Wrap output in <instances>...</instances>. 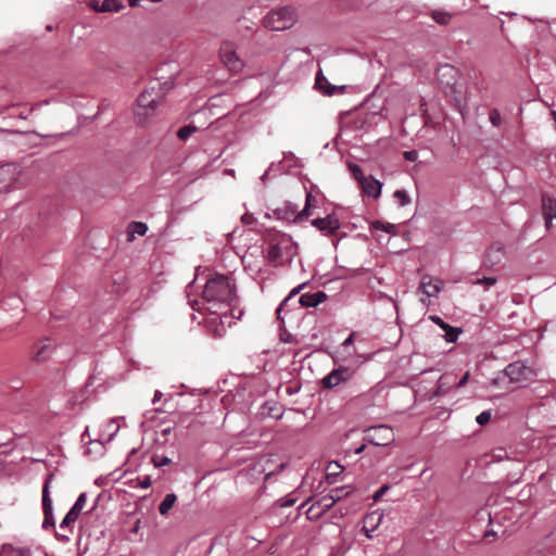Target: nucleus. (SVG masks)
Instances as JSON below:
<instances>
[{
  "label": "nucleus",
  "instance_id": "f257e3e1",
  "mask_svg": "<svg viewBox=\"0 0 556 556\" xmlns=\"http://www.w3.org/2000/svg\"><path fill=\"white\" fill-rule=\"evenodd\" d=\"M237 301L236 285L228 276L215 274L205 283L200 299L194 300L192 308L214 315L213 320L219 319L224 324L227 317L224 308Z\"/></svg>",
  "mask_w": 556,
  "mask_h": 556
},
{
  "label": "nucleus",
  "instance_id": "f03ea898",
  "mask_svg": "<svg viewBox=\"0 0 556 556\" xmlns=\"http://www.w3.org/2000/svg\"><path fill=\"white\" fill-rule=\"evenodd\" d=\"M267 260L274 266L291 264L298 254V244L292 237L279 231L269 232L266 237Z\"/></svg>",
  "mask_w": 556,
  "mask_h": 556
},
{
  "label": "nucleus",
  "instance_id": "7ed1b4c3",
  "mask_svg": "<svg viewBox=\"0 0 556 556\" xmlns=\"http://www.w3.org/2000/svg\"><path fill=\"white\" fill-rule=\"evenodd\" d=\"M165 94L163 86L159 80L150 84L137 99V110L135 112L136 123L144 126L148 118L153 115L156 105L161 102Z\"/></svg>",
  "mask_w": 556,
  "mask_h": 556
},
{
  "label": "nucleus",
  "instance_id": "20e7f679",
  "mask_svg": "<svg viewBox=\"0 0 556 556\" xmlns=\"http://www.w3.org/2000/svg\"><path fill=\"white\" fill-rule=\"evenodd\" d=\"M296 21V14L291 7H285L270 11L263 20L267 29L279 31L293 26Z\"/></svg>",
  "mask_w": 556,
  "mask_h": 556
},
{
  "label": "nucleus",
  "instance_id": "39448f33",
  "mask_svg": "<svg viewBox=\"0 0 556 556\" xmlns=\"http://www.w3.org/2000/svg\"><path fill=\"white\" fill-rule=\"evenodd\" d=\"M26 180L18 165L8 164L0 167V193L8 192Z\"/></svg>",
  "mask_w": 556,
  "mask_h": 556
},
{
  "label": "nucleus",
  "instance_id": "423d86ee",
  "mask_svg": "<svg viewBox=\"0 0 556 556\" xmlns=\"http://www.w3.org/2000/svg\"><path fill=\"white\" fill-rule=\"evenodd\" d=\"M437 78L441 86L450 89L451 94H460L462 90L458 86L459 71L451 65L443 64L437 70Z\"/></svg>",
  "mask_w": 556,
  "mask_h": 556
},
{
  "label": "nucleus",
  "instance_id": "0eeeda50",
  "mask_svg": "<svg viewBox=\"0 0 556 556\" xmlns=\"http://www.w3.org/2000/svg\"><path fill=\"white\" fill-rule=\"evenodd\" d=\"M364 440L377 446H386L394 441V432L387 425L372 426L365 429Z\"/></svg>",
  "mask_w": 556,
  "mask_h": 556
},
{
  "label": "nucleus",
  "instance_id": "6e6552de",
  "mask_svg": "<svg viewBox=\"0 0 556 556\" xmlns=\"http://www.w3.org/2000/svg\"><path fill=\"white\" fill-rule=\"evenodd\" d=\"M219 58L223 64L232 73H238L243 68V61L236 52L232 42H224L219 49Z\"/></svg>",
  "mask_w": 556,
  "mask_h": 556
},
{
  "label": "nucleus",
  "instance_id": "1a4fd4ad",
  "mask_svg": "<svg viewBox=\"0 0 556 556\" xmlns=\"http://www.w3.org/2000/svg\"><path fill=\"white\" fill-rule=\"evenodd\" d=\"M354 376V370L350 367L340 366L333 369L321 380V386L325 389H332L340 386L341 383L348 382Z\"/></svg>",
  "mask_w": 556,
  "mask_h": 556
},
{
  "label": "nucleus",
  "instance_id": "9d476101",
  "mask_svg": "<svg viewBox=\"0 0 556 556\" xmlns=\"http://www.w3.org/2000/svg\"><path fill=\"white\" fill-rule=\"evenodd\" d=\"M87 503V496L85 493H81L76 500L74 506L70 509V511L63 518L60 529L63 531H73V525L78 519L79 515L83 513Z\"/></svg>",
  "mask_w": 556,
  "mask_h": 556
},
{
  "label": "nucleus",
  "instance_id": "9b49d317",
  "mask_svg": "<svg viewBox=\"0 0 556 556\" xmlns=\"http://www.w3.org/2000/svg\"><path fill=\"white\" fill-rule=\"evenodd\" d=\"M505 375L513 382H525L531 380L534 371L521 362H514L505 368Z\"/></svg>",
  "mask_w": 556,
  "mask_h": 556
},
{
  "label": "nucleus",
  "instance_id": "f8f14e48",
  "mask_svg": "<svg viewBox=\"0 0 556 556\" xmlns=\"http://www.w3.org/2000/svg\"><path fill=\"white\" fill-rule=\"evenodd\" d=\"M53 475H49L48 478L45 481L43 488H42V509H43V521H42V528L43 529H50L54 528V519H53V513H52V500L49 495V483L52 479Z\"/></svg>",
  "mask_w": 556,
  "mask_h": 556
},
{
  "label": "nucleus",
  "instance_id": "ddd939ff",
  "mask_svg": "<svg viewBox=\"0 0 556 556\" xmlns=\"http://www.w3.org/2000/svg\"><path fill=\"white\" fill-rule=\"evenodd\" d=\"M442 282L440 279H434L430 275H424L420 280L418 291L421 292L426 298H421L420 301L426 304L427 299L437 296L441 291Z\"/></svg>",
  "mask_w": 556,
  "mask_h": 556
},
{
  "label": "nucleus",
  "instance_id": "4468645a",
  "mask_svg": "<svg viewBox=\"0 0 556 556\" xmlns=\"http://www.w3.org/2000/svg\"><path fill=\"white\" fill-rule=\"evenodd\" d=\"M312 225L326 236L337 233L340 228L339 218L334 214H329L323 218H315L312 220Z\"/></svg>",
  "mask_w": 556,
  "mask_h": 556
},
{
  "label": "nucleus",
  "instance_id": "2eb2a0df",
  "mask_svg": "<svg viewBox=\"0 0 556 556\" xmlns=\"http://www.w3.org/2000/svg\"><path fill=\"white\" fill-rule=\"evenodd\" d=\"M334 505V500L331 496L324 495L317 500L306 511L308 519H318L323 514L328 511Z\"/></svg>",
  "mask_w": 556,
  "mask_h": 556
},
{
  "label": "nucleus",
  "instance_id": "dca6fc26",
  "mask_svg": "<svg viewBox=\"0 0 556 556\" xmlns=\"http://www.w3.org/2000/svg\"><path fill=\"white\" fill-rule=\"evenodd\" d=\"M542 214L545 219L546 229L552 227V220L556 218V199L546 193L542 194Z\"/></svg>",
  "mask_w": 556,
  "mask_h": 556
},
{
  "label": "nucleus",
  "instance_id": "f3484780",
  "mask_svg": "<svg viewBox=\"0 0 556 556\" xmlns=\"http://www.w3.org/2000/svg\"><path fill=\"white\" fill-rule=\"evenodd\" d=\"M359 185L365 195L374 199H378L380 197L382 184L374 176H367Z\"/></svg>",
  "mask_w": 556,
  "mask_h": 556
},
{
  "label": "nucleus",
  "instance_id": "a211bd4d",
  "mask_svg": "<svg viewBox=\"0 0 556 556\" xmlns=\"http://www.w3.org/2000/svg\"><path fill=\"white\" fill-rule=\"evenodd\" d=\"M89 7L97 12H117L124 8L119 0H104L101 5L99 1L91 0Z\"/></svg>",
  "mask_w": 556,
  "mask_h": 556
},
{
  "label": "nucleus",
  "instance_id": "6ab92c4d",
  "mask_svg": "<svg viewBox=\"0 0 556 556\" xmlns=\"http://www.w3.org/2000/svg\"><path fill=\"white\" fill-rule=\"evenodd\" d=\"M327 299V295L323 291H317L314 293H305L300 298V303L304 307H315L318 304L323 303Z\"/></svg>",
  "mask_w": 556,
  "mask_h": 556
},
{
  "label": "nucleus",
  "instance_id": "aec40b11",
  "mask_svg": "<svg viewBox=\"0 0 556 556\" xmlns=\"http://www.w3.org/2000/svg\"><path fill=\"white\" fill-rule=\"evenodd\" d=\"M8 464L20 466V469L16 470V472H22L25 468L31 467V465L34 464V459L28 458L26 456L17 458L16 456L12 455V458L9 462H7L2 457H0V469H4L5 465Z\"/></svg>",
  "mask_w": 556,
  "mask_h": 556
},
{
  "label": "nucleus",
  "instance_id": "412c9836",
  "mask_svg": "<svg viewBox=\"0 0 556 556\" xmlns=\"http://www.w3.org/2000/svg\"><path fill=\"white\" fill-rule=\"evenodd\" d=\"M0 308L5 312H12V311H23L24 309V303L23 300L17 295H10L5 299H3L0 303Z\"/></svg>",
  "mask_w": 556,
  "mask_h": 556
},
{
  "label": "nucleus",
  "instance_id": "4be33fe9",
  "mask_svg": "<svg viewBox=\"0 0 556 556\" xmlns=\"http://www.w3.org/2000/svg\"><path fill=\"white\" fill-rule=\"evenodd\" d=\"M504 256V251L502 245L493 244L485 254V264L488 266L497 265Z\"/></svg>",
  "mask_w": 556,
  "mask_h": 556
},
{
  "label": "nucleus",
  "instance_id": "5701e85b",
  "mask_svg": "<svg viewBox=\"0 0 556 556\" xmlns=\"http://www.w3.org/2000/svg\"><path fill=\"white\" fill-rule=\"evenodd\" d=\"M382 516L378 513H371L365 516L363 531L367 538H371L370 532L374 531L381 521Z\"/></svg>",
  "mask_w": 556,
  "mask_h": 556
},
{
  "label": "nucleus",
  "instance_id": "b1692460",
  "mask_svg": "<svg viewBox=\"0 0 556 556\" xmlns=\"http://www.w3.org/2000/svg\"><path fill=\"white\" fill-rule=\"evenodd\" d=\"M0 556H31L30 548L15 547L11 544L2 545Z\"/></svg>",
  "mask_w": 556,
  "mask_h": 556
},
{
  "label": "nucleus",
  "instance_id": "393cba45",
  "mask_svg": "<svg viewBox=\"0 0 556 556\" xmlns=\"http://www.w3.org/2000/svg\"><path fill=\"white\" fill-rule=\"evenodd\" d=\"M315 85L319 90L328 96H332L337 90V87L329 84L327 78L323 75L321 71H319L316 75Z\"/></svg>",
  "mask_w": 556,
  "mask_h": 556
},
{
  "label": "nucleus",
  "instance_id": "a878e982",
  "mask_svg": "<svg viewBox=\"0 0 556 556\" xmlns=\"http://www.w3.org/2000/svg\"><path fill=\"white\" fill-rule=\"evenodd\" d=\"M129 238L128 240H134V236L137 233L139 236H144L148 231V226L141 222H131L127 227Z\"/></svg>",
  "mask_w": 556,
  "mask_h": 556
},
{
  "label": "nucleus",
  "instance_id": "bb28decb",
  "mask_svg": "<svg viewBox=\"0 0 556 556\" xmlns=\"http://www.w3.org/2000/svg\"><path fill=\"white\" fill-rule=\"evenodd\" d=\"M177 501V496L174 493H168L165 495L164 500L159 506V511L162 516H166L169 510L174 507Z\"/></svg>",
  "mask_w": 556,
  "mask_h": 556
},
{
  "label": "nucleus",
  "instance_id": "cd10ccee",
  "mask_svg": "<svg viewBox=\"0 0 556 556\" xmlns=\"http://www.w3.org/2000/svg\"><path fill=\"white\" fill-rule=\"evenodd\" d=\"M431 17L439 25H448L452 21L453 14L443 10H433Z\"/></svg>",
  "mask_w": 556,
  "mask_h": 556
},
{
  "label": "nucleus",
  "instance_id": "c85d7f7f",
  "mask_svg": "<svg viewBox=\"0 0 556 556\" xmlns=\"http://www.w3.org/2000/svg\"><path fill=\"white\" fill-rule=\"evenodd\" d=\"M452 379L450 375H442L438 381V387L434 392V395H443L445 394L452 387Z\"/></svg>",
  "mask_w": 556,
  "mask_h": 556
},
{
  "label": "nucleus",
  "instance_id": "c756f323",
  "mask_svg": "<svg viewBox=\"0 0 556 556\" xmlns=\"http://www.w3.org/2000/svg\"><path fill=\"white\" fill-rule=\"evenodd\" d=\"M343 471V467L337 462H330L326 468V477L329 483H333V479Z\"/></svg>",
  "mask_w": 556,
  "mask_h": 556
},
{
  "label": "nucleus",
  "instance_id": "7c9ffc66",
  "mask_svg": "<svg viewBox=\"0 0 556 556\" xmlns=\"http://www.w3.org/2000/svg\"><path fill=\"white\" fill-rule=\"evenodd\" d=\"M40 346L37 344V362L39 361L40 357L47 358L51 352V344L49 339H46L45 341L40 342Z\"/></svg>",
  "mask_w": 556,
  "mask_h": 556
},
{
  "label": "nucleus",
  "instance_id": "2f4dec72",
  "mask_svg": "<svg viewBox=\"0 0 556 556\" xmlns=\"http://www.w3.org/2000/svg\"><path fill=\"white\" fill-rule=\"evenodd\" d=\"M238 302H239V300L237 299V301L233 302L232 305L226 306V308H224V312H226L227 315L229 313L232 318L240 319L241 316L243 315V311L238 307ZM227 318H228V316L226 318H224V321Z\"/></svg>",
  "mask_w": 556,
  "mask_h": 556
},
{
  "label": "nucleus",
  "instance_id": "473e14b6",
  "mask_svg": "<svg viewBox=\"0 0 556 556\" xmlns=\"http://www.w3.org/2000/svg\"><path fill=\"white\" fill-rule=\"evenodd\" d=\"M393 197L397 201L400 206H405L410 203V198L405 190H396L393 193Z\"/></svg>",
  "mask_w": 556,
  "mask_h": 556
},
{
  "label": "nucleus",
  "instance_id": "72a5a7b5",
  "mask_svg": "<svg viewBox=\"0 0 556 556\" xmlns=\"http://www.w3.org/2000/svg\"><path fill=\"white\" fill-rule=\"evenodd\" d=\"M198 130V128L195 126H192V125H187V126H184L181 127L178 132H177V136L179 139L181 140H187L192 134H194L195 131Z\"/></svg>",
  "mask_w": 556,
  "mask_h": 556
},
{
  "label": "nucleus",
  "instance_id": "f704fd0d",
  "mask_svg": "<svg viewBox=\"0 0 556 556\" xmlns=\"http://www.w3.org/2000/svg\"><path fill=\"white\" fill-rule=\"evenodd\" d=\"M445 331V340L447 342H455L460 333V330L447 325L446 328L443 329Z\"/></svg>",
  "mask_w": 556,
  "mask_h": 556
},
{
  "label": "nucleus",
  "instance_id": "c9c22d12",
  "mask_svg": "<svg viewBox=\"0 0 556 556\" xmlns=\"http://www.w3.org/2000/svg\"><path fill=\"white\" fill-rule=\"evenodd\" d=\"M348 494H349V491H346V488L342 486V488L332 489L330 491V493L327 494V496H331L334 500V504H336L338 501L342 500Z\"/></svg>",
  "mask_w": 556,
  "mask_h": 556
},
{
  "label": "nucleus",
  "instance_id": "e433bc0d",
  "mask_svg": "<svg viewBox=\"0 0 556 556\" xmlns=\"http://www.w3.org/2000/svg\"><path fill=\"white\" fill-rule=\"evenodd\" d=\"M489 119L493 126H495V127L500 126L501 122H502L500 111L497 109L491 110L490 114H489Z\"/></svg>",
  "mask_w": 556,
  "mask_h": 556
},
{
  "label": "nucleus",
  "instance_id": "4c0bfd02",
  "mask_svg": "<svg viewBox=\"0 0 556 556\" xmlns=\"http://www.w3.org/2000/svg\"><path fill=\"white\" fill-rule=\"evenodd\" d=\"M372 227L375 229H381L389 233L393 232L395 229V226L393 224H383L382 222H379V220L374 222Z\"/></svg>",
  "mask_w": 556,
  "mask_h": 556
},
{
  "label": "nucleus",
  "instance_id": "58836bf2",
  "mask_svg": "<svg viewBox=\"0 0 556 556\" xmlns=\"http://www.w3.org/2000/svg\"><path fill=\"white\" fill-rule=\"evenodd\" d=\"M314 197L312 195V193H306V203H305V207L302 210V212L299 214V217H308L311 215V212H309V207H311V204H312V201H313Z\"/></svg>",
  "mask_w": 556,
  "mask_h": 556
},
{
  "label": "nucleus",
  "instance_id": "ea45409f",
  "mask_svg": "<svg viewBox=\"0 0 556 556\" xmlns=\"http://www.w3.org/2000/svg\"><path fill=\"white\" fill-rule=\"evenodd\" d=\"M496 283V278L494 277H483L473 281V285H483L485 288L492 287Z\"/></svg>",
  "mask_w": 556,
  "mask_h": 556
},
{
  "label": "nucleus",
  "instance_id": "a19ab883",
  "mask_svg": "<svg viewBox=\"0 0 556 556\" xmlns=\"http://www.w3.org/2000/svg\"><path fill=\"white\" fill-rule=\"evenodd\" d=\"M351 172L353 173V176L354 178L357 180L358 184H361L363 181V179H365L367 176H365L361 169L359 166L357 165H352L350 167Z\"/></svg>",
  "mask_w": 556,
  "mask_h": 556
},
{
  "label": "nucleus",
  "instance_id": "79ce46f5",
  "mask_svg": "<svg viewBox=\"0 0 556 556\" xmlns=\"http://www.w3.org/2000/svg\"><path fill=\"white\" fill-rule=\"evenodd\" d=\"M351 172L353 173V176L354 178L357 180L358 184H361L363 181V179H365L367 176H365L361 169L359 166L357 165H352L350 167Z\"/></svg>",
  "mask_w": 556,
  "mask_h": 556
},
{
  "label": "nucleus",
  "instance_id": "37998d69",
  "mask_svg": "<svg viewBox=\"0 0 556 556\" xmlns=\"http://www.w3.org/2000/svg\"><path fill=\"white\" fill-rule=\"evenodd\" d=\"M152 462L155 467H162L170 464V459L166 456H153Z\"/></svg>",
  "mask_w": 556,
  "mask_h": 556
},
{
  "label": "nucleus",
  "instance_id": "c03bdc74",
  "mask_svg": "<svg viewBox=\"0 0 556 556\" xmlns=\"http://www.w3.org/2000/svg\"><path fill=\"white\" fill-rule=\"evenodd\" d=\"M491 419V413L490 412H482L481 414H479L476 418V421L483 426L485 424H488Z\"/></svg>",
  "mask_w": 556,
  "mask_h": 556
},
{
  "label": "nucleus",
  "instance_id": "a18cd8bd",
  "mask_svg": "<svg viewBox=\"0 0 556 556\" xmlns=\"http://www.w3.org/2000/svg\"><path fill=\"white\" fill-rule=\"evenodd\" d=\"M430 319L437 324L441 329H444L447 327L448 324H446L442 318L439 316H430Z\"/></svg>",
  "mask_w": 556,
  "mask_h": 556
},
{
  "label": "nucleus",
  "instance_id": "49530a36",
  "mask_svg": "<svg viewBox=\"0 0 556 556\" xmlns=\"http://www.w3.org/2000/svg\"><path fill=\"white\" fill-rule=\"evenodd\" d=\"M404 157L407 161L415 162L417 160V152L414 150L406 151V152H404Z\"/></svg>",
  "mask_w": 556,
  "mask_h": 556
},
{
  "label": "nucleus",
  "instance_id": "de8ad7c7",
  "mask_svg": "<svg viewBox=\"0 0 556 556\" xmlns=\"http://www.w3.org/2000/svg\"><path fill=\"white\" fill-rule=\"evenodd\" d=\"M469 372H465V375L463 376V378L456 383V388H463L467 384V382L469 381Z\"/></svg>",
  "mask_w": 556,
  "mask_h": 556
},
{
  "label": "nucleus",
  "instance_id": "09e8293b",
  "mask_svg": "<svg viewBox=\"0 0 556 556\" xmlns=\"http://www.w3.org/2000/svg\"><path fill=\"white\" fill-rule=\"evenodd\" d=\"M389 489L388 485H383L381 486L374 495V500L375 501H378L386 492L387 490Z\"/></svg>",
  "mask_w": 556,
  "mask_h": 556
},
{
  "label": "nucleus",
  "instance_id": "8fccbe9b",
  "mask_svg": "<svg viewBox=\"0 0 556 556\" xmlns=\"http://www.w3.org/2000/svg\"><path fill=\"white\" fill-rule=\"evenodd\" d=\"M140 485L141 488H149L151 485V478L150 477H144L143 480L140 481Z\"/></svg>",
  "mask_w": 556,
  "mask_h": 556
},
{
  "label": "nucleus",
  "instance_id": "3c124183",
  "mask_svg": "<svg viewBox=\"0 0 556 556\" xmlns=\"http://www.w3.org/2000/svg\"><path fill=\"white\" fill-rule=\"evenodd\" d=\"M353 340H354V333L350 334L345 340L344 342L342 343L343 346H349L350 344L353 343Z\"/></svg>",
  "mask_w": 556,
  "mask_h": 556
},
{
  "label": "nucleus",
  "instance_id": "603ef678",
  "mask_svg": "<svg viewBox=\"0 0 556 556\" xmlns=\"http://www.w3.org/2000/svg\"><path fill=\"white\" fill-rule=\"evenodd\" d=\"M162 397L161 391H155L152 402L155 404L157 401H160Z\"/></svg>",
  "mask_w": 556,
  "mask_h": 556
},
{
  "label": "nucleus",
  "instance_id": "864d4df0",
  "mask_svg": "<svg viewBox=\"0 0 556 556\" xmlns=\"http://www.w3.org/2000/svg\"><path fill=\"white\" fill-rule=\"evenodd\" d=\"M214 331H215L216 337H223L225 329H215Z\"/></svg>",
  "mask_w": 556,
  "mask_h": 556
},
{
  "label": "nucleus",
  "instance_id": "5fc2aeb1",
  "mask_svg": "<svg viewBox=\"0 0 556 556\" xmlns=\"http://www.w3.org/2000/svg\"><path fill=\"white\" fill-rule=\"evenodd\" d=\"M364 448H365V445L359 446V447L356 450V454L362 453V452L364 451Z\"/></svg>",
  "mask_w": 556,
  "mask_h": 556
},
{
  "label": "nucleus",
  "instance_id": "6e6d98bb",
  "mask_svg": "<svg viewBox=\"0 0 556 556\" xmlns=\"http://www.w3.org/2000/svg\"><path fill=\"white\" fill-rule=\"evenodd\" d=\"M22 132H30L31 130L29 129H25V130H21Z\"/></svg>",
  "mask_w": 556,
  "mask_h": 556
},
{
  "label": "nucleus",
  "instance_id": "4d7b16f0",
  "mask_svg": "<svg viewBox=\"0 0 556 556\" xmlns=\"http://www.w3.org/2000/svg\"><path fill=\"white\" fill-rule=\"evenodd\" d=\"M60 536H63L65 539H68V536L66 534H59Z\"/></svg>",
  "mask_w": 556,
  "mask_h": 556
}]
</instances>
